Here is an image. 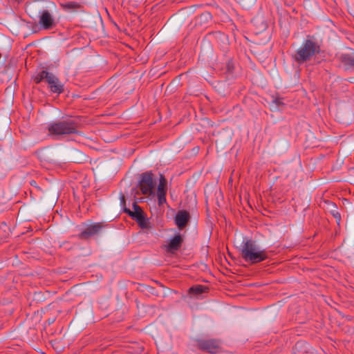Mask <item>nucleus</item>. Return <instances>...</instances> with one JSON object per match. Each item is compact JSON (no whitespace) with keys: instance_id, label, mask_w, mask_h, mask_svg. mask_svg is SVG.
Here are the masks:
<instances>
[{"instance_id":"nucleus-20","label":"nucleus","mask_w":354,"mask_h":354,"mask_svg":"<svg viewBox=\"0 0 354 354\" xmlns=\"http://www.w3.org/2000/svg\"><path fill=\"white\" fill-rule=\"evenodd\" d=\"M274 103H275L277 105H280V104H282V102H281V100H279V99H276V100H274Z\"/></svg>"},{"instance_id":"nucleus-16","label":"nucleus","mask_w":354,"mask_h":354,"mask_svg":"<svg viewBox=\"0 0 354 354\" xmlns=\"http://www.w3.org/2000/svg\"><path fill=\"white\" fill-rule=\"evenodd\" d=\"M328 205L332 207L330 209L331 214L336 219L337 223H339L341 220V216H340V214L337 210V207H336L335 204L333 203H328Z\"/></svg>"},{"instance_id":"nucleus-18","label":"nucleus","mask_w":354,"mask_h":354,"mask_svg":"<svg viewBox=\"0 0 354 354\" xmlns=\"http://www.w3.org/2000/svg\"><path fill=\"white\" fill-rule=\"evenodd\" d=\"M166 194L167 193H157L158 203L159 206L163 205L166 203Z\"/></svg>"},{"instance_id":"nucleus-21","label":"nucleus","mask_w":354,"mask_h":354,"mask_svg":"<svg viewBox=\"0 0 354 354\" xmlns=\"http://www.w3.org/2000/svg\"><path fill=\"white\" fill-rule=\"evenodd\" d=\"M121 201H122V202H123V203H124V202H125V198H124V195H122V196H121Z\"/></svg>"},{"instance_id":"nucleus-2","label":"nucleus","mask_w":354,"mask_h":354,"mask_svg":"<svg viewBox=\"0 0 354 354\" xmlns=\"http://www.w3.org/2000/svg\"><path fill=\"white\" fill-rule=\"evenodd\" d=\"M78 124L72 118H66L53 122L48 124L49 134L55 137H63L77 133Z\"/></svg>"},{"instance_id":"nucleus-7","label":"nucleus","mask_w":354,"mask_h":354,"mask_svg":"<svg viewBox=\"0 0 354 354\" xmlns=\"http://www.w3.org/2000/svg\"><path fill=\"white\" fill-rule=\"evenodd\" d=\"M39 24L45 30L51 29L55 26V20L48 10H44L39 16Z\"/></svg>"},{"instance_id":"nucleus-3","label":"nucleus","mask_w":354,"mask_h":354,"mask_svg":"<svg viewBox=\"0 0 354 354\" xmlns=\"http://www.w3.org/2000/svg\"><path fill=\"white\" fill-rule=\"evenodd\" d=\"M320 51L319 45L312 39H306L302 45L297 50L292 57L299 64L309 60L313 55Z\"/></svg>"},{"instance_id":"nucleus-5","label":"nucleus","mask_w":354,"mask_h":354,"mask_svg":"<svg viewBox=\"0 0 354 354\" xmlns=\"http://www.w3.org/2000/svg\"><path fill=\"white\" fill-rule=\"evenodd\" d=\"M198 347L210 353H218L221 347V342L217 339H200L198 341Z\"/></svg>"},{"instance_id":"nucleus-14","label":"nucleus","mask_w":354,"mask_h":354,"mask_svg":"<svg viewBox=\"0 0 354 354\" xmlns=\"http://www.w3.org/2000/svg\"><path fill=\"white\" fill-rule=\"evenodd\" d=\"M157 193H167V180L162 174L160 175Z\"/></svg>"},{"instance_id":"nucleus-4","label":"nucleus","mask_w":354,"mask_h":354,"mask_svg":"<svg viewBox=\"0 0 354 354\" xmlns=\"http://www.w3.org/2000/svg\"><path fill=\"white\" fill-rule=\"evenodd\" d=\"M156 183L153 180V175L151 171H146L140 175L138 187L144 195H154Z\"/></svg>"},{"instance_id":"nucleus-15","label":"nucleus","mask_w":354,"mask_h":354,"mask_svg":"<svg viewBox=\"0 0 354 354\" xmlns=\"http://www.w3.org/2000/svg\"><path fill=\"white\" fill-rule=\"evenodd\" d=\"M49 72L46 71H41L39 72L34 77L35 83L39 84L41 81L45 80L46 82L47 77L48 76Z\"/></svg>"},{"instance_id":"nucleus-13","label":"nucleus","mask_w":354,"mask_h":354,"mask_svg":"<svg viewBox=\"0 0 354 354\" xmlns=\"http://www.w3.org/2000/svg\"><path fill=\"white\" fill-rule=\"evenodd\" d=\"M207 290V288L201 286V285H197L195 286H192L189 288V294L195 295L196 296L203 293L206 292Z\"/></svg>"},{"instance_id":"nucleus-9","label":"nucleus","mask_w":354,"mask_h":354,"mask_svg":"<svg viewBox=\"0 0 354 354\" xmlns=\"http://www.w3.org/2000/svg\"><path fill=\"white\" fill-rule=\"evenodd\" d=\"M190 219L189 213L185 210H180L175 216V224L180 230L184 228Z\"/></svg>"},{"instance_id":"nucleus-10","label":"nucleus","mask_w":354,"mask_h":354,"mask_svg":"<svg viewBox=\"0 0 354 354\" xmlns=\"http://www.w3.org/2000/svg\"><path fill=\"white\" fill-rule=\"evenodd\" d=\"M183 242L181 235L178 233L176 234L169 241L167 245V250L169 252H175L178 250Z\"/></svg>"},{"instance_id":"nucleus-17","label":"nucleus","mask_w":354,"mask_h":354,"mask_svg":"<svg viewBox=\"0 0 354 354\" xmlns=\"http://www.w3.org/2000/svg\"><path fill=\"white\" fill-rule=\"evenodd\" d=\"M61 6L65 10H75L80 8V4L75 1H69L65 3H62Z\"/></svg>"},{"instance_id":"nucleus-8","label":"nucleus","mask_w":354,"mask_h":354,"mask_svg":"<svg viewBox=\"0 0 354 354\" xmlns=\"http://www.w3.org/2000/svg\"><path fill=\"white\" fill-rule=\"evenodd\" d=\"M46 82L53 93L59 94L64 91V85L60 82L59 79L51 73H49Z\"/></svg>"},{"instance_id":"nucleus-11","label":"nucleus","mask_w":354,"mask_h":354,"mask_svg":"<svg viewBox=\"0 0 354 354\" xmlns=\"http://www.w3.org/2000/svg\"><path fill=\"white\" fill-rule=\"evenodd\" d=\"M124 212H127L133 219L140 220L141 217L144 216V212L141 207L137 205L136 202L133 204V210L129 209H124Z\"/></svg>"},{"instance_id":"nucleus-19","label":"nucleus","mask_w":354,"mask_h":354,"mask_svg":"<svg viewBox=\"0 0 354 354\" xmlns=\"http://www.w3.org/2000/svg\"><path fill=\"white\" fill-rule=\"evenodd\" d=\"M136 222L142 228H146L148 226V221L145 218V215L141 217L140 220H136Z\"/></svg>"},{"instance_id":"nucleus-6","label":"nucleus","mask_w":354,"mask_h":354,"mask_svg":"<svg viewBox=\"0 0 354 354\" xmlns=\"http://www.w3.org/2000/svg\"><path fill=\"white\" fill-rule=\"evenodd\" d=\"M103 227L104 225L101 223H95L88 225L78 235V237L81 239H88L90 237L98 234Z\"/></svg>"},{"instance_id":"nucleus-12","label":"nucleus","mask_w":354,"mask_h":354,"mask_svg":"<svg viewBox=\"0 0 354 354\" xmlns=\"http://www.w3.org/2000/svg\"><path fill=\"white\" fill-rule=\"evenodd\" d=\"M341 63L345 67V69L349 70L354 68V53L349 54H342L340 56Z\"/></svg>"},{"instance_id":"nucleus-1","label":"nucleus","mask_w":354,"mask_h":354,"mask_svg":"<svg viewBox=\"0 0 354 354\" xmlns=\"http://www.w3.org/2000/svg\"><path fill=\"white\" fill-rule=\"evenodd\" d=\"M241 254L246 262L252 264L261 262L268 257L266 250L261 249L256 242L251 239L243 243Z\"/></svg>"}]
</instances>
